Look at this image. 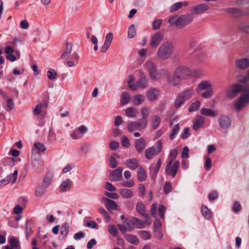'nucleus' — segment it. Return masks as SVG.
<instances>
[{"mask_svg":"<svg viewBox=\"0 0 249 249\" xmlns=\"http://www.w3.org/2000/svg\"><path fill=\"white\" fill-rule=\"evenodd\" d=\"M147 123H145L142 120L139 122H131L128 123L127 128L130 132L135 130H140L144 129L147 126Z\"/></svg>","mask_w":249,"mask_h":249,"instance_id":"9b49d317","label":"nucleus"},{"mask_svg":"<svg viewBox=\"0 0 249 249\" xmlns=\"http://www.w3.org/2000/svg\"><path fill=\"white\" fill-rule=\"evenodd\" d=\"M159 91L156 88L149 89L146 93L147 98L150 101H154L158 98Z\"/></svg>","mask_w":249,"mask_h":249,"instance_id":"5701e85b","label":"nucleus"},{"mask_svg":"<svg viewBox=\"0 0 249 249\" xmlns=\"http://www.w3.org/2000/svg\"><path fill=\"white\" fill-rule=\"evenodd\" d=\"M124 164L131 170H135L139 167V163L136 158H132L125 161Z\"/></svg>","mask_w":249,"mask_h":249,"instance_id":"aec40b11","label":"nucleus"},{"mask_svg":"<svg viewBox=\"0 0 249 249\" xmlns=\"http://www.w3.org/2000/svg\"><path fill=\"white\" fill-rule=\"evenodd\" d=\"M47 105L48 103L46 101H43L40 104L36 105L33 108V114L36 115H40L43 111V109L47 107Z\"/></svg>","mask_w":249,"mask_h":249,"instance_id":"4be33fe9","label":"nucleus"},{"mask_svg":"<svg viewBox=\"0 0 249 249\" xmlns=\"http://www.w3.org/2000/svg\"><path fill=\"white\" fill-rule=\"evenodd\" d=\"M9 240L10 244L12 247L18 248L19 247V242L14 237H11Z\"/></svg>","mask_w":249,"mask_h":249,"instance_id":"338daca9","label":"nucleus"},{"mask_svg":"<svg viewBox=\"0 0 249 249\" xmlns=\"http://www.w3.org/2000/svg\"><path fill=\"white\" fill-rule=\"evenodd\" d=\"M141 114L142 118L141 119L142 121L147 123V117L149 115V109L147 107H143L141 109Z\"/></svg>","mask_w":249,"mask_h":249,"instance_id":"58836bf2","label":"nucleus"},{"mask_svg":"<svg viewBox=\"0 0 249 249\" xmlns=\"http://www.w3.org/2000/svg\"><path fill=\"white\" fill-rule=\"evenodd\" d=\"M130 79L128 81V86L132 90H136L138 88L144 89L146 88L148 86V81L144 74H142L141 78H140L136 84L134 83V78L133 75H129Z\"/></svg>","mask_w":249,"mask_h":249,"instance_id":"39448f33","label":"nucleus"},{"mask_svg":"<svg viewBox=\"0 0 249 249\" xmlns=\"http://www.w3.org/2000/svg\"><path fill=\"white\" fill-rule=\"evenodd\" d=\"M193 19L192 14H185L180 16L177 18L176 27L178 28H181L190 23Z\"/></svg>","mask_w":249,"mask_h":249,"instance_id":"9d476101","label":"nucleus"},{"mask_svg":"<svg viewBox=\"0 0 249 249\" xmlns=\"http://www.w3.org/2000/svg\"><path fill=\"white\" fill-rule=\"evenodd\" d=\"M209 9V6L206 4L202 3L194 6L191 10L193 14L199 15Z\"/></svg>","mask_w":249,"mask_h":249,"instance_id":"6ab92c4d","label":"nucleus"},{"mask_svg":"<svg viewBox=\"0 0 249 249\" xmlns=\"http://www.w3.org/2000/svg\"><path fill=\"white\" fill-rule=\"evenodd\" d=\"M161 161L160 158L158 159L157 162L155 166H151L150 170L154 175H156L161 166Z\"/></svg>","mask_w":249,"mask_h":249,"instance_id":"ea45409f","label":"nucleus"},{"mask_svg":"<svg viewBox=\"0 0 249 249\" xmlns=\"http://www.w3.org/2000/svg\"><path fill=\"white\" fill-rule=\"evenodd\" d=\"M249 103V90H243L239 98L236 100L233 107L237 111L241 110L246 105Z\"/></svg>","mask_w":249,"mask_h":249,"instance_id":"0eeeda50","label":"nucleus"},{"mask_svg":"<svg viewBox=\"0 0 249 249\" xmlns=\"http://www.w3.org/2000/svg\"><path fill=\"white\" fill-rule=\"evenodd\" d=\"M242 87L238 84H235L229 87L226 90V95L228 98L232 99L235 97L241 91Z\"/></svg>","mask_w":249,"mask_h":249,"instance_id":"f8f14e48","label":"nucleus"},{"mask_svg":"<svg viewBox=\"0 0 249 249\" xmlns=\"http://www.w3.org/2000/svg\"><path fill=\"white\" fill-rule=\"evenodd\" d=\"M200 113L204 116L215 117L217 116V112L214 109L209 108L202 107L200 110Z\"/></svg>","mask_w":249,"mask_h":249,"instance_id":"b1692460","label":"nucleus"},{"mask_svg":"<svg viewBox=\"0 0 249 249\" xmlns=\"http://www.w3.org/2000/svg\"><path fill=\"white\" fill-rule=\"evenodd\" d=\"M161 223L160 219H156L154 222V231L155 232L160 231L161 228Z\"/></svg>","mask_w":249,"mask_h":249,"instance_id":"e2e57ef3","label":"nucleus"},{"mask_svg":"<svg viewBox=\"0 0 249 249\" xmlns=\"http://www.w3.org/2000/svg\"><path fill=\"white\" fill-rule=\"evenodd\" d=\"M52 181V179L51 178L49 177H46L42 183L41 185L47 188L49 185L51 184Z\"/></svg>","mask_w":249,"mask_h":249,"instance_id":"13d9d810","label":"nucleus"},{"mask_svg":"<svg viewBox=\"0 0 249 249\" xmlns=\"http://www.w3.org/2000/svg\"><path fill=\"white\" fill-rule=\"evenodd\" d=\"M61 58L62 59H70L67 62L69 67H73L78 63L79 58V55L75 53H72V45L67 43L64 53L62 54Z\"/></svg>","mask_w":249,"mask_h":249,"instance_id":"f03ea898","label":"nucleus"},{"mask_svg":"<svg viewBox=\"0 0 249 249\" xmlns=\"http://www.w3.org/2000/svg\"><path fill=\"white\" fill-rule=\"evenodd\" d=\"M163 34L160 32L153 34L151 36L150 46L153 48H156L163 39Z\"/></svg>","mask_w":249,"mask_h":249,"instance_id":"ddd939ff","label":"nucleus"},{"mask_svg":"<svg viewBox=\"0 0 249 249\" xmlns=\"http://www.w3.org/2000/svg\"><path fill=\"white\" fill-rule=\"evenodd\" d=\"M7 107L5 108L7 111H11L15 109V104L12 98H8L6 100Z\"/></svg>","mask_w":249,"mask_h":249,"instance_id":"79ce46f5","label":"nucleus"},{"mask_svg":"<svg viewBox=\"0 0 249 249\" xmlns=\"http://www.w3.org/2000/svg\"><path fill=\"white\" fill-rule=\"evenodd\" d=\"M136 33L135 27L134 24L131 25L128 30V37L132 38L134 37Z\"/></svg>","mask_w":249,"mask_h":249,"instance_id":"de8ad7c7","label":"nucleus"},{"mask_svg":"<svg viewBox=\"0 0 249 249\" xmlns=\"http://www.w3.org/2000/svg\"><path fill=\"white\" fill-rule=\"evenodd\" d=\"M57 76V73L53 69L49 70L47 72V76L50 79H54L56 78Z\"/></svg>","mask_w":249,"mask_h":249,"instance_id":"bf43d9fd","label":"nucleus"},{"mask_svg":"<svg viewBox=\"0 0 249 249\" xmlns=\"http://www.w3.org/2000/svg\"><path fill=\"white\" fill-rule=\"evenodd\" d=\"M238 28L240 30L246 33H249V24L247 23L241 22L238 25Z\"/></svg>","mask_w":249,"mask_h":249,"instance_id":"8fccbe9b","label":"nucleus"},{"mask_svg":"<svg viewBox=\"0 0 249 249\" xmlns=\"http://www.w3.org/2000/svg\"><path fill=\"white\" fill-rule=\"evenodd\" d=\"M145 70L149 71L150 78L154 81H159L162 75H167L168 71L166 69H162L159 73H157V68L153 62L147 61L144 64Z\"/></svg>","mask_w":249,"mask_h":249,"instance_id":"20e7f679","label":"nucleus"},{"mask_svg":"<svg viewBox=\"0 0 249 249\" xmlns=\"http://www.w3.org/2000/svg\"><path fill=\"white\" fill-rule=\"evenodd\" d=\"M121 138L122 146L126 148L129 147L130 144L128 139L125 135L122 136Z\"/></svg>","mask_w":249,"mask_h":249,"instance_id":"4d7b16f0","label":"nucleus"},{"mask_svg":"<svg viewBox=\"0 0 249 249\" xmlns=\"http://www.w3.org/2000/svg\"><path fill=\"white\" fill-rule=\"evenodd\" d=\"M43 161L41 159H34L32 161V166L37 172H41L43 170Z\"/></svg>","mask_w":249,"mask_h":249,"instance_id":"393cba45","label":"nucleus"},{"mask_svg":"<svg viewBox=\"0 0 249 249\" xmlns=\"http://www.w3.org/2000/svg\"><path fill=\"white\" fill-rule=\"evenodd\" d=\"M137 176L138 179L141 181H143L146 179V174L145 170L142 167L139 168Z\"/></svg>","mask_w":249,"mask_h":249,"instance_id":"e433bc0d","label":"nucleus"},{"mask_svg":"<svg viewBox=\"0 0 249 249\" xmlns=\"http://www.w3.org/2000/svg\"><path fill=\"white\" fill-rule=\"evenodd\" d=\"M87 131V127L84 125H81L77 129L72 132L71 134V138L73 140L81 139Z\"/></svg>","mask_w":249,"mask_h":249,"instance_id":"4468645a","label":"nucleus"},{"mask_svg":"<svg viewBox=\"0 0 249 249\" xmlns=\"http://www.w3.org/2000/svg\"><path fill=\"white\" fill-rule=\"evenodd\" d=\"M144 153L146 158L148 160L152 159L154 156L158 154L154 147H151L146 149Z\"/></svg>","mask_w":249,"mask_h":249,"instance_id":"7c9ffc66","label":"nucleus"},{"mask_svg":"<svg viewBox=\"0 0 249 249\" xmlns=\"http://www.w3.org/2000/svg\"><path fill=\"white\" fill-rule=\"evenodd\" d=\"M109 166L112 168H116L118 165L117 161L113 156H111L109 159Z\"/></svg>","mask_w":249,"mask_h":249,"instance_id":"0e129e2a","label":"nucleus"},{"mask_svg":"<svg viewBox=\"0 0 249 249\" xmlns=\"http://www.w3.org/2000/svg\"><path fill=\"white\" fill-rule=\"evenodd\" d=\"M136 211L141 215H144L145 213V205L142 202H138L136 207Z\"/></svg>","mask_w":249,"mask_h":249,"instance_id":"a19ab883","label":"nucleus"},{"mask_svg":"<svg viewBox=\"0 0 249 249\" xmlns=\"http://www.w3.org/2000/svg\"><path fill=\"white\" fill-rule=\"evenodd\" d=\"M102 199L106 202V207L107 210H110L117 209L118 205L114 201L105 197H103Z\"/></svg>","mask_w":249,"mask_h":249,"instance_id":"bb28decb","label":"nucleus"},{"mask_svg":"<svg viewBox=\"0 0 249 249\" xmlns=\"http://www.w3.org/2000/svg\"><path fill=\"white\" fill-rule=\"evenodd\" d=\"M135 146L138 152H142L146 147V143L144 139L141 138L136 140L135 142Z\"/></svg>","mask_w":249,"mask_h":249,"instance_id":"a878e982","label":"nucleus"},{"mask_svg":"<svg viewBox=\"0 0 249 249\" xmlns=\"http://www.w3.org/2000/svg\"><path fill=\"white\" fill-rule=\"evenodd\" d=\"M123 169L118 167L115 170L111 171L109 173V179L111 181H118L122 178Z\"/></svg>","mask_w":249,"mask_h":249,"instance_id":"f3484780","label":"nucleus"},{"mask_svg":"<svg viewBox=\"0 0 249 249\" xmlns=\"http://www.w3.org/2000/svg\"><path fill=\"white\" fill-rule=\"evenodd\" d=\"M108 232L114 236H116L118 234V230L116 227L113 225H109L107 226Z\"/></svg>","mask_w":249,"mask_h":249,"instance_id":"864d4df0","label":"nucleus"},{"mask_svg":"<svg viewBox=\"0 0 249 249\" xmlns=\"http://www.w3.org/2000/svg\"><path fill=\"white\" fill-rule=\"evenodd\" d=\"M235 65L239 69L246 70L249 67V59L247 58H236L235 60Z\"/></svg>","mask_w":249,"mask_h":249,"instance_id":"dca6fc26","label":"nucleus"},{"mask_svg":"<svg viewBox=\"0 0 249 249\" xmlns=\"http://www.w3.org/2000/svg\"><path fill=\"white\" fill-rule=\"evenodd\" d=\"M161 122L160 118L158 115L152 117L151 121V125L152 128L157 129L160 125Z\"/></svg>","mask_w":249,"mask_h":249,"instance_id":"f704fd0d","label":"nucleus"},{"mask_svg":"<svg viewBox=\"0 0 249 249\" xmlns=\"http://www.w3.org/2000/svg\"><path fill=\"white\" fill-rule=\"evenodd\" d=\"M139 236L143 240H148L151 238V234L146 231H141L138 232Z\"/></svg>","mask_w":249,"mask_h":249,"instance_id":"49530a36","label":"nucleus"},{"mask_svg":"<svg viewBox=\"0 0 249 249\" xmlns=\"http://www.w3.org/2000/svg\"><path fill=\"white\" fill-rule=\"evenodd\" d=\"M118 227L120 231L123 232H125L131 230L130 227H127V226L124 224H118Z\"/></svg>","mask_w":249,"mask_h":249,"instance_id":"774afa93","label":"nucleus"},{"mask_svg":"<svg viewBox=\"0 0 249 249\" xmlns=\"http://www.w3.org/2000/svg\"><path fill=\"white\" fill-rule=\"evenodd\" d=\"M196 89L205 91L201 93V96L204 98H209L213 95L212 84L208 80H203L200 82L197 85Z\"/></svg>","mask_w":249,"mask_h":249,"instance_id":"423d86ee","label":"nucleus"},{"mask_svg":"<svg viewBox=\"0 0 249 249\" xmlns=\"http://www.w3.org/2000/svg\"><path fill=\"white\" fill-rule=\"evenodd\" d=\"M178 150L176 149H173L170 150L167 160V163L165 166V172L166 175H170L172 178H174L176 176L179 165V161L176 160L174 162L171 167V164L176 158Z\"/></svg>","mask_w":249,"mask_h":249,"instance_id":"f257e3e1","label":"nucleus"},{"mask_svg":"<svg viewBox=\"0 0 249 249\" xmlns=\"http://www.w3.org/2000/svg\"><path fill=\"white\" fill-rule=\"evenodd\" d=\"M133 224L136 226L137 228L139 229L144 228L145 226L143 222L139 219L138 218L134 217L133 218Z\"/></svg>","mask_w":249,"mask_h":249,"instance_id":"a18cd8bd","label":"nucleus"},{"mask_svg":"<svg viewBox=\"0 0 249 249\" xmlns=\"http://www.w3.org/2000/svg\"><path fill=\"white\" fill-rule=\"evenodd\" d=\"M162 23V20L160 19H155L152 24V28L154 30L160 29Z\"/></svg>","mask_w":249,"mask_h":249,"instance_id":"6e6d98bb","label":"nucleus"},{"mask_svg":"<svg viewBox=\"0 0 249 249\" xmlns=\"http://www.w3.org/2000/svg\"><path fill=\"white\" fill-rule=\"evenodd\" d=\"M145 97L143 95L137 94L133 96L132 102L135 106H138L141 104L144 100Z\"/></svg>","mask_w":249,"mask_h":249,"instance_id":"473e14b6","label":"nucleus"},{"mask_svg":"<svg viewBox=\"0 0 249 249\" xmlns=\"http://www.w3.org/2000/svg\"><path fill=\"white\" fill-rule=\"evenodd\" d=\"M182 6V2H177L174 4L170 8V11L171 12H174L177 11L178 9L181 8Z\"/></svg>","mask_w":249,"mask_h":249,"instance_id":"69168bd1","label":"nucleus"},{"mask_svg":"<svg viewBox=\"0 0 249 249\" xmlns=\"http://www.w3.org/2000/svg\"><path fill=\"white\" fill-rule=\"evenodd\" d=\"M72 181L70 179H67L65 181H63L60 187L59 190L61 192H64L69 190L71 185Z\"/></svg>","mask_w":249,"mask_h":249,"instance_id":"c756f323","label":"nucleus"},{"mask_svg":"<svg viewBox=\"0 0 249 249\" xmlns=\"http://www.w3.org/2000/svg\"><path fill=\"white\" fill-rule=\"evenodd\" d=\"M166 210L165 207L162 204H160L158 207V213L161 218H164V215Z\"/></svg>","mask_w":249,"mask_h":249,"instance_id":"680f3d73","label":"nucleus"},{"mask_svg":"<svg viewBox=\"0 0 249 249\" xmlns=\"http://www.w3.org/2000/svg\"><path fill=\"white\" fill-rule=\"evenodd\" d=\"M204 123L205 118L202 116H197L193 121V129L197 130L198 128L202 127Z\"/></svg>","mask_w":249,"mask_h":249,"instance_id":"412c9836","label":"nucleus"},{"mask_svg":"<svg viewBox=\"0 0 249 249\" xmlns=\"http://www.w3.org/2000/svg\"><path fill=\"white\" fill-rule=\"evenodd\" d=\"M205 160V162L204 164V168L207 171H209L212 166V160L211 158L208 156L204 157Z\"/></svg>","mask_w":249,"mask_h":249,"instance_id":"09e8293b","label":"nucleus"},{"mask_svg":"<svg viewBox=\"0 0 249 249\" xmlns=\"http://www.w3.org/2000/svg\"><path fill=\"white\" fill-rule=\"evenodd\" d=\"M180 127L178 124H177L172 129V131L170 135V139L172 140H173L177 133L178 132L179 130Z\"/></svg>","mask_w":249,"mask_h":249,"instance_id":"3c124183","label":"nucleus"},{"mask_svg":"<svg viewBox=\"0 0 249 249\" xmlns=\"http://www.w3.org/2000/svg\"><path fill=\"white\" fill-rule=\"evenodd\" d=\"M130 100V96L127 92H123L121 95L120 104L124 106L128 104Z\"/></svg>","mask_w":249,"mask_h":249,"instance_id":"72a5a7b5","label":"nucleus"},{"mask_svg":"<svg viewBox=\"0 0 249 249\" xmlns=\"http://www.w3.org/2000/svg\"><path fill=\"white\" fill-rule=\"evenodd\" d=\"M113 38V35L112 33H108L106 36L105 42L103 46L101 48V51L105 53H106L108 49L111 45V42Z\"/></svg>","mask_w":249,"mask_h":249,"instance_id":"a211bd4d","label":"nucleus"},{"mask_svg":"<svg viewBox=\"0 0 249 249\" xmlns=\"http://www.w3.org/2000/svg\"><path fill=\"white\" fill-rule=\"evenodd\" d=\"M194 94V90L193 89H188L180 93L176 99L174 106L176 108L181 107L184 103L191 99Z\"/></svg>","mask_w":249,"mask_h":249,"instance_id":"6e6552de","label":"nucleus"},{"mask_svg":"<svg viewBox=\"0 0 249 249\" xmlns=\"http://www.w3.org/2000/svg\"><path fill=\"white\" fill-rule=\"evenodd\" d=\"M119 193L121 196L125 198H130L134 196V194L131 190L125 188L119 189Z\"/></svg>","mask_w":249,"mask_h":249,"instance_id":"c85d7f7f","label":"nucleus"},{"mask_svg":"<svg viewBox=\"0 0 249 249\" xmlns=\"http://www.w3.org/2000/svg\"><path fill=\"white\" fill-rule=\"evenodd\" d=\"M126 181L121 182V184L122 186L130 188L134 185V181L132 179H127Z\"/></svg>","mask_w":249,"mask_h":249,"instance_id":"5fc2aeb1","label":"nucleus"},{"mask_svg":"<svg viewBox=\"0 0 249 249\" xmlns=\"http://www.w3.org/2000/svg\"><path fill=\"white\" fill-rule=\"evenodd\" d=\"M237 80L242 83H245L249 80V77L247 76H245L242 74H239L237 76Z\"/></svg>","mask_w":249,"mask_h":249,"instance_id":"052dcab7","label":"nucleus"},{"mask_svg":"<svg viewBox=\"0 0 249 249\" xmlns=\"http://www.w3.org/2000/svg\"><path fill=\"white\" fill-rule=\"evenodd\" d=\"M69 226L67 223L63 224L60 229V233L63 236L65 237L69 232Z\"/></svg>","mask_w":249,"mask_h":249,"instance_id":"c03bdc74","label":"nucleus"},{"mask_svg":"<svg viewBox=\"0 0 249 249\" xmlns=\"http://www.w3.org/2000/svg\"><path fill=\"white\" fill-rule=\"evenodd\" d=\"M220 127L222 129L229 128L231 125V120L227 116L221 115L218 119Z\"/></svg>","mask_w":249,"mask_h":249,"instance_id":"2eb2a0df","label":"nucleus"},{"mask_svg":"<svg viewBox=\"0 0 249 249\" xmlns=\"http://www.w3.org/2000/svg\"><path fill=\"white\" fill-rule=\"evenodd\" d=\"M174 50L173 43L169 41H164L159 48L156 54L160 59L166 60L172 56Z\"/></svg>","mask_w":249,"mask_h":249,"instance_id":"7ed1b4c3","label":"nucleus"},{"mask_svg":"<svg viewBox=\"0 0 249 249\" xmlns=\"http://www.w3.org/2000/svg\"><path fill=\"white\" fill-rule=\"evenodd\" d=\"M201 213L202 216L207 220H210L213 214L212 212L209 210L207 207L205 205H202L201 207Z\"/></svg>","mask_w":249,"mask_h":249,"instance_id":"cd10ccee","label":"nucleus"},{"mask_svg":"<svg viewBox=\"0 0 249 249\" xmlns=\"http://www.w3.org/2000/svg\"><path fill=\"white\" fill-rule=\"evenodd\" d=\"M124 238L130 243L137 245L139 243V239L134 235L127 234L125 235Z\"/></svg>","mask_w":249,"mask_h":249,"instance_id":"c9c22d12","label":"nucleus"},{"mask_svg":"<svg viewBox=\"0 0 249 249\" xmlns=\"http://www.w3.org/2000/svg\"><path fill=\"white\" fill-rule=\"evenodd\" d=\"M177 77L181 80L185 79L192 75L191 70L188 67L184 66L178 67L175 71Z\"/></svg>","mask_w":249,"mask_h":249,"instance_id":"1a4fd4ad","label":"nucleus"},{"mask_svg":"<svg viewBox=\"0 0 249 249\" xmlns=\"http://www.w3.org/2000/svg\"><path fill=\"white\" fill-rule=\"evenodd\" d=\"M125 113L127 116L133 118L136 116L138 111L136 108L131 107L127 108L125 111Z\"/></svg>","mask_w":249,"mask_h":249,"instance_id":"4c0bfd02","label":"nucleus"},{"mask_svg":"<svg viewBox=\"0 0 249 249\" xmlns=\"http://www.w3.org/2000/svg\"><path fill=\"white\" fill-rule=\"evenodd\" d=\"M200 106V102L199 101H196L192 103L189 108L190 112H193L196 110Z\"/></svg>","mask_w":249,"mask_h":249,"instance_id":"603ef678","label":"nucleus"},{"mask_svg":"<svg viewBox=\"0 0 249 249\" xmlns=\"http://www.w3.org/2000/svg\"><path fill=\"white\" fill-rule=\"evenodd\" d=\"M164 75L167 76V79L169 84L172 86H175L178 85L181 81V80L179 78L176 76L175 74H174L173 76H168V73L167 74V75Z\"/></svg>","mask_w":249,"mask_h":249,"instance_id":"2f4dec72","label":"nucleus"},{"mask_svg":"<svg viewBox=\"0 0 249 249\" xmlns=\"http://www.w3.org/2000/svg\"><path fill=\"white\" fill-rule=\"evenodd\" d=\"M46 191V188L42 185L38 186L36 189V195L37 196H41L44 195Z\"/></svg>","mask_w":249,"mask_h":249,"instance_id":"37998d69","label":"nucleus"}]
</instances>
